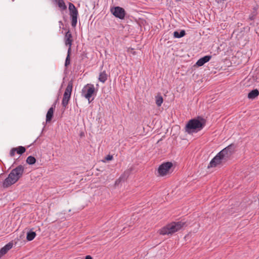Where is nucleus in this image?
<instances>
[{
	"mask_svg": "<svg viewBox=\"0 0 259 259\" xmlns=\"http://www.w3.org/2000/svg\"><path fill=\"white\" fill-rule=\"evenodd\" d=\"M35 232L33 231H29L27 233L26 239L28 241H31L35 238Z\"/></svg>",
	"mask_w": 259,
	"mask_h": 259,
	"instance_id": "obj_18",
	"label": "nucleus"
},
{
	"mask_svg": "<svg viewBox=\"0 0 259 259\" xmlns=\"http://www.w3.org/2000/svg\"><path fill=\"white\" fill-rule=\"evenodd\" d=\"M71 49H68L67 55L66 58L65 66L67 67L70 63V56L71 54Z\"/></svg>",
	"mask_w": 259,
	"mask_h": 259,
	"instance_id": "obj_21",
	"label": "nucleus"
},
{
	"mask_svg": "<svg viewBox=\"0 0 259 259\" xmlns=\"http://www.w3.org/2000/svg\"><path fill=\"white\" fill-rule=\"evenodd\" d=\"M107 79V74L105 71H103L100 73L99 80L102 83H104Z\"/></svg>",
	"mask_w": 259,
	"mask_h": 259,
	"instance_id": "obj_16",
	"label": "nucleus"
},
{
	"mask_svg": "<svg viewBox=\"0 0 259 259\" xmlns=\"http://www.w3.org/2000/svg\"><path fill=\"white\" fill-rule=\"evenodd\" d=\"M64 40L66 46H69L68 49H71L73 39L72 34L69 30H68L67 32L66 33L64 37Z\"/></svg>",
	"mask_w": 259,
	"mask_h": 259,
	"instance_id": "obj_11",
	"label": "nucleus"
},
{
	"mask_svg": "<svg viewBox=\"0 0 259 259\" xmlns=\"http://www.w3.org/2000/svg\"><path fill=\"white\" fill-rule=\"evenodd\" d=\"M259 95V92L257 89H254L250 92L247 96L248 99L253 100Z\"/></svg>",
	"mask_w": 259,
	"mask_h": 259,
	"instance_id": "obj_15",
	"label": "nucleus"
},
{
	"mask_svg": "<svg viewBox=\"0 0 259 259\" xmlns=\"http://www.w3.org/2000/svg\"><path fill=\"white\" fill-rule=\"evenodd\" d=\"M85 259H92V258L90 255H87Z\"/></svg>",
	"mask_w": 259,
	"mask_h": 259,
	"instance_id": "obj_27",
	"label": "nucleus"
},
{
	"mask_svg": "<svg viewBox=\"0 0 259 259\" xmlns=\"http://www.w3.org/2000/svg\"><path fill=\"white\" fill-rule=\"evenodd\" d=\"M121 181V178H119L118 180H117L115 182V185H117L118 184H119L120 181Z\"/></svg>",
	"mask_w": 259,
	"mask_h": 259,
	"instance_id": "obj_26",
	"label": "nucleus"
},
{
	"mask_svg": "<svg viewBox=\"0 0 259 259\" xmlns=\"http://www.w3.org/2000/svg\"><path fill=\"white\" fill-rule=\"evenodd\" d=\"M185 34V31L184 30H181L180 32H179L178 31H175L174 32V36L175 38H181L184 36Z\"/></svg>",
	"mask_w": 259,
	"mask_h": 259,
	"instance_id": "obj_19",
	"label": "nucleus"
},
{
	"mask_svg": "<svg viewBox=\"0 0 259 259\" xmlns=\"http://www.w3.org/2000/svg\"><path fill=\"white\" fill-rule=\"evenodd\" d=\"M55 3L58 5L61 11H64L66 10L67 7L63 0H59Z\"/></svg>",
	"mask_w": 259,
	"mask_h": 259,
	"instance_id": "obj_17",
	"label": "nucleus"
},
{
	"mask_svg": "<svg viewBox=\"0 0 259 259\" xmlns=\"http://www.w3.org/2000/svg\"><path fill=\"white\" fill-rule=\"evenodd\" d=\"M17 149L16 148H12L10 151V155L11 156L13 157L15 155V153L16 152Z\"/></svg>",
	"mask_w": 259,
	"mask_h": 259,
	"instance_id": "obj_24",
	"label": "nucleus"
},
{
	"mask_svg": "<svg viewBox=\"0 0 259 259\" xmlns=\"http://www.w3.org/2000/svg\"><path fill=\"white\" fill-rule=\"evenodd\" d=\"M156 104L158 107L161 106L163 103V100L161 96L157 95L155 97Z\"/></svg>",
	"mask_w": 259,
	"mask_h": 259,
	"instance_id": "obj_20",
	"label": "nucleus"
},
{
	"mask_svg": "<svg viewBox=\"0 0 259 259\" xmlns=\"http://www.w3.org/2000/svg\"><path fill=\"white\" fill-rule=\"evenodd\" d=\"M15 148L17 149L16 152L19 154H22L24 153L26 151L25 147L22 146H19Z\"/></svg>",
	"mask_w": 259,
	"mask_h": 259,
	"instance_id": "obj_23",
	"label": "nucleus"
},
{
	"mask_svg": "<svg viewBox=\"0 0 259 259\" xmlns=\"http://www.w3.org/2000/svg\"><path fill=\"white\" fill-rule=\"evenodd\" d=\"M172 164L170 162H164L158 168V173L160 176H164L171 172Z\"/></svg>",
	"mask_w": 259,
	"mask_h": 259,
	"instance_id": "obj_4",
	"label": "nucleus"
},
{
	"mask_svg": "<svg viewBox=\"0 0 259 259\" xmlns=\"http://www.w3.org/2000/svg\"><path fill=\"white\" fill-rule=\"evenodd\" d=\"M95 92V87L93 84H88L84 86L82 90L84 97L90 102V99Z\"/></svg>",
	"mask_w": 259,
	"mask_h": 259,
	"instance_id": "obj_8",
	"label": "nucleus"
},
{
	"mask_svg": "<svg viewBox=\"0 0 259 259\" xmlns=\"http://www.w3.org/2000/svg\"><path fill=\"white\" fill-rule=\"evenodd\" d=\"M185 225V222L180 221L172 222L160 229L158 232L162 235L173 234L181 230Z\"/></svg>",
	"mask_w": 259,
	"mask_h": 259,
	"instance_id": "obj_3",
	"label": "nucleus"
},
{
	"mask_svg": "<svg viewBox=\"0 0 259 259\" xmlns=\"http://www.w3.org/2000/svg\"><path fill=\"white\" fill-rule=\"evenodd\" d=\"M36 159L35 158L31 156H29L27 157L26 159V162L29 164H33L35 163Z\"/></svg>",
	"mask_w": 259,
	"mask_h": 259,
	"instance_id": "obj_22",
	"label": "nucleus"
},
{
	"mask_svg": "<svg viewBox=\"0 0 259 259\" xmlns=\"http://www.w3.org/2000/svg\"><path fill=\"white\" fill-rule=\"evenodd\" d=\"M211 56H205L202 58H200L196 62V65L197 66H203L205 63L208 62L210 59H211Z\"/></svg>",
	"mask_w": 259,
	"mask_h": 259,
	"instance_id": "obj_13",
	"label": "nucleus"
},
{
	"mask_svg": "<svg viewBox=\"0 0 259 259\" xmlns=\"http://www.w3.org/2000/svg\"><path fill=\"white\" fill-rule=\"evenodd\" d=\"M234 152V148L231 145L226 147L218 154L223 159L226 160L229 158Z\"/></svg>",
	"mask_w": 259,
	"mask_h": 259,
	"instance_id": "obj_9",
	"label": "nucleus"
},
{
	"mask_svg": "<svg viewBox=\"0 0 259 259\" xmlns=\"http://www.w3.org/2000/svg\"><path fill=\"white\" fill-rule=\"evenodd\" d=\"M72 90V83L71 82H69L64 93L62 102V105L64 107H66L68 105V102L70 99Z\"/></svg>",
	"mask_w": 259,
	"mask_h": 259,
	"instance_id": "obj_6",
	"label": "nucleus"
},
{
	"mask_svg": "<svg viewBox=\"0 0 259 259\" xmlns=\"http://www.w3.org/2000/svg\"><path fill=\"white\" fill-rule=\"evenodd\" d=\"M224 160L218 154L211 159L208 165V168L214 167L220 164Z\"/></svg>",
	"mask_w": 259,
	"mask_h": 259,
	"instance_id": "obj_10",
	"label": "nucleus"
},
{
	"mask_svg": "<svg viewBox=\"0 0 259 259\" xmlns=\"http://www.w3.org/2000/svg\"><path fill=\"white\" fill-rule=\"evenodd\" d=\"M56 103H54L52 106L49 109L46 115V121L49 122L51 120L54 113V108H55Z\"/></svg>",
	"mask_w": 259,
	"mask_h": 259,
	"instance_id": "obj_14",
	"label": "nucleus"
},
{
	"mask_svg": "<svg viewBox=\"0 0 259 259\" xmlns=\"http://www.w3.org/2000/svg\"><path fill=\"white\" fill-rule=\"evenodd\" d=\"M24 172V167L20 165L13 169L9 174L8 177L4 181L3 186L8 188L16 183L22 176Z\"/></svg>",
	"mask_w": 259,
	"mask_h": 259,
	"instance_id": "obj_1",
	"label": "nucleus"
},
{
	"mask_svg": "<svg viewBox=\"0 0 259 259\" xmlns=\"http://www.w3.org/2000/svg\"><path fill=\"white\" fill-rule=\"evenodd\" d=\"M205 125V121L203 118H193L190 120L185 127L188 134L197 133L201 131Z\"/></svg>",
	"mask_w": 259,
	"mask_h": 259,
	"instance_id": "obj_2",
	"label": "nucleus"
},
{
	"mask_svg": "<svg viewBox=\"0 0 259 259\" xmlns=\"http://www.w3.org/2000/svg\"><path fill=\"white\" fill-rule=\"evenodd\" d=\"M113 159V156L111 155H108L106 156L105 159L107 161L111 160Z\"/></svg>",
	"mask_w": 259,
	"mask_h": 259,
	"instance_id": "obj_25",
	"label": "nucleus"
},
{
	"mask_svg": "<svg viewBox=\"0 0 259 259\" xmlns=\"http://www.w3.org/2000/svg\"><path fill=\"white\" fill-rule=\"evenodd\" d=\"M69 10L71 18V25L74 27L76 26L77 22L78 11L74 5L71 3L69 4Z\"/></svg>",
	"mask_w": 259,
	"mask_h": 259,
	"instance_id": "obj_5",
	"label": "nucleus"
},
{
	"mask_svg": "<svg viewBox=\"0 0 259 259\" xmlns=\"http://www.w3.org/2000/svg\"><path fill=\"white\" fill-rule=\"evenodd\" d=\"M13 243L9 242L0 249V258L5 255L13 247Z\"/></svg>",
	"mask_w": 259,
	"mask_h": 259,
	"instance_id": "obj_12",
	"label": "nucleus"
},
{
	"mask_svg": "<svg viewBox=\"0 0 259 259\" xmlns=\"http://www.w3.org/2000/svg\"><path fill=\"white\" fill-rule=\"evenodd\" d=\"M110 12L115 17L121 20L124 19L126 15L124 9L119 6L111 8Z\"/></svg>",
	"mask_w": 259,
	"mask_h": 259,
	"instance_id": "obj_7",
	"label": "nucleus"
}]
</instances>
